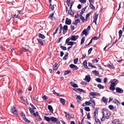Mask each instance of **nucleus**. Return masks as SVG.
Segmentation results:
<instances>
[{"label":"nucleus","instance_id":"nucleus-50","mask_svg":"<svg viewBox=\"0 0 124 124\" xmlns=\"http://www.w3.org/2000/svg\"><path fill=\"white\" fill-rule=\"evenodd\" d=\"M96 81L98 82L101 83V79L99 78H97L96 79Z\"/></svg>","mask_w":124,"mask_h":124},{"label":"nucleus","instance_id":"nucleus-32","mask_svg":"<svg viewBox=\"0 0 124 124\" xmlns=\"http://www.w3.org/2000/svg\"><path fill=\"white\" fill-rule=\"evenodd\" d=\"M95 118V120L96 124H101L100 121L98 119L96 118Z\"/></svg>","mask_w":124,"mask_h":124},{"label":"nucleus","instance_id":"nucleus-57","mask_svg":"<svg viewBox=\"0 0 124 124\" xmlns=\"http://www.w3.org/2000/svg\"><path fill=\"white\" fill-rule=\"evenodd\" d=\"M98 60L97 59H95L93 60H92V61L93 62H96V63H97L98 62Z\"/></svg>","mask_w":124,"mask_h":124},{"label":"nucleus","instance_id":"nucleus-64","mask_svg":"<svg viewBox=\"0 0 124 124\" xmlns=\"http://www.w3.org/2000/svg\"><path fill=\"white\" fill-rule=\"evenodd\" d=\"M80 0L81 3H85L86 2V0Z\"/></svg>","mask_w":124,"mask_h":124},{"label":"nucleus","instance_id":"nucleus-39","mask_svg":"<svg viewBox=\"0 0 124 124\" xmlns=\"http://www.w3.org/2000/svg\"><path fill=\"white\" fill-rule=\"evenodd\" d=\"M54 5H53L52 6V5L51 4V3H50V8L51 9V10L52 11L53 10L54 8Z\"/></svg>","mask_w":124,"mask_h":124},{"label":"nucleus","instance_id":"nucleus-11","mask_svg":"<svg viewBox=\"0 0 124 124\" xmlns=\"http://www.w3.org/2000/svg\"><path fill=\"white\" fill-rule=\"evenodd\" d=\"M98 109L99 108H96L95 110L94 111V116L95 118H96V117H97Z\"/></svg>","mask_w":124,"mask_h":124},{"label":"nucleus","instance_id":"nucleus-22","mask_svg":"<svg viewBox=\"0 0 124 124\" xmlns=\"http://www.w3.org/2000/svg\"><path fill=\"white\" fill-rule=\"evenodd\" d=\"M113 102L115 104H116L117 105H118L120 104L119 101L116 99H114L113 101Z\"/></svg>","mask_w":124,"mask_h":124},{"label":"nucleus","instance_id":"nucleus-51","mask_svg":"<svg viewBox=\"0 0 124 124\" xmlns=\"http://www.w3.org/2000/svg\"><path fill=\"white\" fill-rule=\"evenodd\" d=\"M70 39L69 38H67L66 40L65 44H67L69 42V41H70Z\"/></svg>","mask_w":124,"mask_h":124},{"label":"nucleus","instance_id":"nucleus-3","mask_svg":"<svg viewBox=\"0 0 124 124\" xmlns=\"http://www.w3.org/2000/svg\"><path fill=\"white\" fill-rule=\"evenodd\" d=\"M11 111L13 114L15 115H17V111L16 110L15 107L13 106L11 108Z\"/></svg>","mask_w":124,"mask_h":124},{"label":"nucleus","instance_id":"nucleus-54","mask_svg":"<svg viewBox=\"0 0 124 124\" xmlns=\"http://www.w3.org/2000/svg\"><path fill=\"white\" fill-rule=\"evenodd\" d=\"M93 48H90L89 49L88 51V54H90L91 53V52Z\"/></svg>","mask_w":124,"mask_h":124},{"label":"nucleus","instance_id":"nucleus-4","mask_svg":"<svg viewBox=\"0 0 124 124\" xmlns=\"http://www.w3.org/2000/svg\"><path fill=\"white\" fill-rule=\"evenodd\" d=\"M52 122L54 123L56 122V123L59 124V122L58 121L57 119L56 118H55L54 117H51V119Z\"/></svg>","mask_w":124,"mask_h":124},{"label":"nucleus","instance_id":"nucleus-31","mask_svg":"<svg viewBox=\"0 0 124 124\" xmlns=\"http://www.w3.org/2000/svg\"><path fill=\"white\" fill-rule=\"evenodd\" d=\"M85 37H83L81 39V45H82L84 43L85 40Z\"/></svg>","mask_w":124,"mask_h":124},{"label":"nucleus","instance_id":"nucleus-23","mask_svg":"<svg viewBox=\"0 0 124 124\" xmlns=\"http://www.w3.org/2000/svg\"><path fill=\"white\" fill-rule=\"evenodd\" d=\"M87 7V6H85V8H82L80 13L81 14H83L84 13V11H85Z\"/></svg>","mask_w":124,"mask_h":124},{"label":"nucleus","instance_id":"nucleus-20","mask_svg":"<svg viewBox=\"0 0 124 124\" xmlns=\"http://www.w3.org/2000/svg\"><path fill=\"white\" fill-rule=\"evenodd\" d=\"M87 33V30L86 29H85L83 30L82 32V33H83V34H85V36H86L88 35Z\"/></svg>","mask_w":124,"mask_h":124},{"label":"nucleus","instance_id":"nucleus-29","mask_svg":"<svg viewBox=\"0 0 124 124\" xmlns=\"http://www.w3.org/2000/svg\"><path fill=\"white\" fill-rule=\"evenodd\" d=\"M93 73L95 74L96 76H98L99 74V72L96 70H93L92 71Z\"/></svg>","mask_w":124,"mask_h":124},{"label":"nucleus","instance_id":"nucleus-45","mask_svg":"<svg viewBox=\"0 0 124 124\" xmlns=\"http://www.w3.org/2000/svg\"><path fill=\"white\" fill-rule=\"evenodd\" d=\"M60 47L61 48L62 50H65L67 49V48L66 47L63 46H61Z\"/></svg>","mask_w":124,"mask_h":124},{"label":"nucleus","instance_id":"nucleus-60","mask_svg":"<svg viewBox=\"0 0 124 124\" xmlns=\"http://www.w3.org/2000/svg\"><path fill=\"white\" fill-rule=\"evenodd\" d=\"M54 14L53 13L50 14L49 16L48 17L49 18H50V17H52L54 15Z\"/></svg>","mask_w":124,"mask_h":124},{"label":"nucleus","instance_id":"nucleus-15","mask_svg":"<svg viewBox=\"0 0 124 124\" xmlns=\"http://www.w3.org/2000/svg\"><path fill=\"white\" fill-rule=\"evenodd\" d=\"M70 83L71 85L73 87L76 88L78 87V85L77 84H75L74 82H71Z\"/></svg>","mask_w":124,"mask_h":124},{"label":"nucleus","instance_id":"nucleus-28","mask_svg":"<svg viewBox=\"0 0 124 124\" xmlns=\"http://www.w3.org/2000/svg\"><path fill=\"white\" fill-rule=\"evenodd\" d=\"M44 118L45 119L47 122H49L51 118H50L46 116H45Z\"/></svg>","mask_w":124,"mask_h":124},{"label":"nucleus","instance_id":"nucleus-27","mask_svg":"<svg viewBox=\"0 0 124 124\" xmlns=\"http://www.w3.org/2000/svg\"><path fill=\"white\" fill-rule=\"evenodd\" d=\"M101 34H99V36L98 37L95 36L94 37H93L92 38L93 40H97L100 38V36H101Z\"/></svg>","mask_w":124,"mask_h":124},{"label":"nucleus","instance_id":"nucleus-62","mask_svg":"<svg viewBox=\"0 0 124 124\" xmlns=\"http://www.w3.org/2000/svg\"><path fill=\"white\" fill-rule=\"evenodd\" d=\"M42 98L43 99H45L46 100L48 99V98L46 95H44L42 97Z\"/></svg>","mask_w":124,"mask_h":124},{"label":"nucleus","instance_id":"nucleus-47","mask_svg":"<svg viewBox=\"0 0 124 124\" xmlns=\"http://www.w3.org/2000/svg\"><path fill=\"white\" fill-rule=\"evenodd\" d=\"M78 58H76L74 60V62L75 64H76L78 61Z\"/></svg>","mask_w":124,"mask_h":124},{"label":"nucleus","instance_id":"nucleus-21","mask_svg":"<svg viewBox=\"0 0 124 124\" xmlns=\"http://www.w3.org/2000/svg\"><path fill=\"white\" fill-rule=\"evenodd\" d=\"M38 36L39 38H41L42 39H44L45 38V36L41 33H39V34Z\"/></svg>","mask_w":124,"mask_h":124},{"label":"nucleus","instance_id":"nucleus-48","mask_svg":"<svg viewBox=\"0 0 124 124\" xmlns=\"http://www.w3.org/2000/svg\"><path fill=\"white\" fill-rule=\"evenodd\" d=\"M109 89L110 90H112L113 91H114L115 89V88L114 87L112 86H110L109 87Z\"/></svg>","mask_w":124,"mask_h":124},{"label":"nucleus","instance_id":"nucleus-37","mask_svg":"<svg viewBox=\"0 0 124 124\" xmlns=\"http://www.w3.org/2000/svg\"><path fill=\"white\" fill-rule=\"evenodd\" d=\"M89 7L91 9H95L94 7L93 6V4H92L90 3L89 5Z\"/></svg>","mask_w":124,"mask_h":124},{"label":"nucleus","instance_id":"nucleus-63","mask_svg":"<svg viewBox=\"0 0 124 124\" xmlns=\"http://www.w3.org/2000/svg\"><path fill=\"white\" fill-rule=\"evenodd\" d=\"M68 119L69 120H70V119L71 118H73V117H71L70 116V114H68Z\"/></svg>","mask_w":124,"mask_h":124},{"label":"nucleus","instance_id":"nucleus-43","mask_svg":"<svg viewBox=\"0 0 124 124\" xmlns=\"http://www.w3.org/2000/svg\"><path fill=\"white\" fill-rule=\"evenodd\" d=\"M85 110L87 111H90L89 107H85L84 108Z\"/></svg>","mask_w":124,"mask_h":124},{"label":"nucleus","instance_id":"nucleus-36","mask_svg":"<svg viewBox=\"0 0 124 124\" xmlns=\"http://www.w3.org/2000/svg\"><path fill=\"white\" fill-rule=\"evenodd\" d=\"M74 13L73 12L72 10H69L68 12V14L69 15L73 16L74 15Z\"/></svg>","mask_w":124,"mask_h":124},{"label":"nucleus","instance_id":"nucleus-49","mask_svg":"<svg viewBox=\"0 0 124 124\" xmlns=\"http://www.w3.org/2000/svg\"><path fill=\"white\" fill-rule=\"evenodd\" d=\"M73 45V42L72 41L69 42L67 44L68 45H70L71 46H72Z\"/></svg>","mask_w":124,"mask_h":124},{"label":"nucleus","instance_id":"nucleus-13","mask_svg":"<svg viewBox=\"0 0 124 124\" xmlns=\"http://www.w3.org/2000/svg\"><path fill=\"white\" fill-rule=\"evenodd\" d=\"M84 79L86 80L88 82H89L91 78L89 75H86L85 76V78Z\"/></svg>","mask_w":124,"mask_h":124},{"label":"nucleus","instance_id":"nucleus-52","mask_svg":"<svg viewBox=\"0 0 124 124\" xmlns=\"http://www.w3.org/2000/svg\"><path fill=\"white\" fill-rule=\"evenodd\" d=\"M75 65L74 64H71L70 65V67L71 68H74L75 67Z\"/></svg>","mask_w":124,"mask_h":124},{"label":"nucleus","instance_id":"nucleus-40","mask_svg":"<svg viewBox=\"0 0 124 124\" xmlns=\"http://www.w3.org/2000/svg\"><path fill=\"white\" fill-rule=\"evenodd\" d=\"M77 89L80 92H82L84 93H85L86 92L85 91H84L83 90L80 89L79 88H78V89Z\"/></svg>","mask_w":124,"mask_h":124},{"label":"nucleus","instance_id":"nucleus-59","mask_svg":"<svg viewBox=\"0 0 124 124\" xmlns=\"http://www.w3.org/2000/svg\"><path fill=\"white\" fill-rule=\"evenodd\" d=\"M80 19L82 20V22L83 23H84V21L85 20V19L84 18V17H81V18H80Z\"/></svg>","mask_w":124,"mask_h":124},{"label":"nucleus","instance_id":"nucleus-19","mask_svg":"<svg viewBox=\"0 0 124 124\" xmlns=\"http://www.w3.org/2000/svg\"><path fill=\"white\" fill-rule=\"evenodd\" d=\"M119 33V37L118 38V39H120L122 36V30H120L118 32Z\"/></svg>","mask_w":124,"mask_h":124},{"label":"nucleus","instance_id":"nucleus-18","mask_svg":"<svg viewBox=\"0 0 124 124\" xmlns=\"http://www.w3.org/2000/svg\"><path fill=\"white\" fill-rule=\"evenodd\" d=\"M37 40L38 41V42L42 46L43 45V42L42 41V40L40 39H37Z\"/></svg>","mask_w":124,"mask_h":124},{"label":"nucleus","instance_id":"nucleus-25","mask_svg":"<svg viewBox=\"0 0 124 124\" xmlns=\"http://www.w3.org/2000/svg\"><path fill=\"white\" fill-rule=\"evenodd\" d=\"M60 101L62 103V105H64L65 103V100L62 98L60 99Z\"/></svg>","mask_w":124,"mask_h":124},{"label":"nucleus","instance_id":"nucleus-14","mask_svg":"<svg viewBox=\"0 0 124 124\" xmlns=\"http://www.w3.org/2000/svg\"><path fill=\"white\" fill-rule=\"evenodd\" d=\"M87 63L86 62V60H85L83 62V64L84 67L86 68L87 69H89V68L87 65Z\"/></svg>","mask_w":124,"mask_h":124},{"label":"nucleus","instance_id":"nucleus-30","mask_svg":"<svg viewBox=\"0 0 124 124\" xmlns=\"http://www.w3.org/2000/svg\"><path fill=\"white\" fill-rule=\"evenodd\" d=\"M102 100L103 102L106 104L107 102L106 100V98L105 97H103L102 98Z\"/></svg>","mask_w":124,"mask_h":124},{"label":"nucleus","instance_id":"nucleus-12","mask_svg":"<svg viewBox=\"0 0 124 124\" xmlns=\"http://www.w3.org/2000/svg\"><path fill=\"white\" fill-rule=\"evenodd\" d=\"M90 100L91 101L90 103H91V104H92V108H94L95 105V103L94 100L93 99H90Z\"/></svg>","mask_w":124,"mask_h":124},{"label":"nucleus","instance_id":"nucleus-58","mask_svg":"<svg viewBox=\"0 0 124 124\" xmlns=\"http://www.w3.org/2000/svg\"><path fill=\"white\" fill-rule=\"evenodd\" d=\"M21 116H23V118L24 117H25V114H24L23 112V111H22L21 112Z\"/></svg>","mask_w":124,"mask_h":124},{"label":"nucleus","instance_id":"nucleus-61","mask_svg":"<svg viewBox=\"0 0 124 124\" xmlns=\"http://www.w3.org/2000/svg\"><path fill=\"white\" fill-rule=\"evenodd\" d=\"M91 14V12H89L88 13L86 14V17L88 18L90 16V15Z\"/></svg>","mask_w":124,"mask_h":124},{"label":"nucleus","instance_id":"nucleus-42","mask_svg":"<svg viewBox=\"0 0 124 124\" xmlns=\"http://www.w3.org/2000/svg\"><path fill=\"white\" fill-rule=\"evenodd\" d=\"M23 118L24 119L25 121L26 122L28 123H30V121L28 120L25 117H24Z\"/></svg>","mask_w":124,"mask_h":124},{"label":"nucleus","instance_id":"nucleus-6","mask_svg":"<svg viewBox=\"0 0 124 124\" xmlns=\"http://www.w3.org/2000/svg\"><path fill=\"white\" fill-rule=\"evenodd\" d=\"M98 14H96L94 15V16L93 17L94 20H93V22L95 23V24H97L96 21L98 17Z\"/></svg>","mask_w":124,"mask_h":124},{"label":"nucleus","instance_id":"nucleus-7","mask_svg":"<svg viewBox=\"0 0 124 124\" xmlns=\"http://www.w3.org/2000/svg\"><path fill=\"white\" fill-rule=\"evenodd\" d=\"M116 92L119 93H122L123 92V90L119 87H117L116 88Z\"/></svg>","mask_w":124,"mask_h":124},{"label":"nucleus","instance_id":"nucleus-17","mask_svg":"<svg viewBox=\"0 0 124 124\" xmlns=\"http://www.w3.org/2000/svg\"><path fill=\"white\" fill-rule=\"evenodd\" d=\"M78 23H80V21L79 19H78L75 20L74 22H73V24L76 25Z\"/></svg>","mask_w":124,"mask_h":124},{"label":"nucleus","instance_id":"nucleus-34","mask_svg":"<svg viewBox=\"0 0 124 124\" xmlns=\"http://www.w3.org/2000/svg\"><path fill=\"white\" fill-rule=\"evenodd\" d=\"M108 65L109 67L111 68L112 69H115V67L113 64H108Z\"/></svg>","mask_w":124,"mask_h":124},{"label":"nucleus","instance_id":"nucleus-55","mask_svg":"<svg viewBox=\"0 0 124 124\" xmlns=\"http://www.w3.org/2000/svg\"><path fill=\"white\" fill-rule=\"evenodd\" d=\"M33 115L34 116H39V115H38V113L37 112H36V113H35L34 112H33Z\"/></svg>","mask_w":124,"mask_h":124},{"label":"nucleus","instance_id":"nucleus-41","mask_svg":"<svg viewBox=\"0 0 124 124\" xmlns=\"http://www.w3.org/2000/svg\"><path fill=\"white\" fill-rule=\"evenodd\" d=\"M90 100L88 101H86L85 102V104L87 105H89L91 104V103H90Z\"/></svg>","mask_w":124,"mask_h":124},{"label":"nucleus","instance_id":"nucleus-33","mask_svg":"<svg viewBox=\"0 0 124 124\" xmlns=\"http://www.w3.org/2000/svg\"><path fill=\"white\" fill-rule=\"evenodd\" d=\"M36 119L38 121H40L42 119L39 115L36 117Z\"/></svg>","mask_w":124,"mask_h":124},{"label":"nucleus","instance_id":"nucleus-46","mask_svg":"<svg viewBox=\"0 0 124 124\" xmlns=\"http://www.w3.org/2000/svg\"><path fill=\"white\" fill-rule=\"evenodd\" d=\"M108 108L110 110H112L113 109L114 106L112 105H110L108 106Z\"/></svg>","mask_w":124,"mask_h":124},{"label":"nucleus","instance_id":"nucleus-9","mask_svg":"<svg viewBox=\"0 0 124 124\" xmlns=\"http://www.w3.org/2000/svg\"><path fill=\"white\" fill-rule=\"evenodd\" d=\"M68 30V26L67 25H64L63 27V34H65L67 30Z\"/></svg>","mask_w":124,"mask_h":124},{"label":"nucleus","instance_id":"nucleus-1","mask_svg":"<svg viewBox=\"0 0 124 124\" xmlns=\"http://www.w3.org/2000/svg\"><path fill=\"white\" fill-rule=\"evenodd\" d=\"M102 117L101 119V121H104L105 120L104 117L107 119H108L110 115L108 114V110H107L104 109L102 111Z\"/></svg>","mask_w":124,"mask_h":124},{"label":"nucleus","instance_id":"nucleus-5","mask_svg":"<svg viewBox=\"0 0 124 124\" xmlns=\"http://www.w3.org/2000/svg\"><path fill=\"white\" fill-rule=\"evenodd\" d=\"M121 123V121L119 119H115L112 122L113 124H119Z\"/></svg>","mask_w":124,"mask_h":124},{"label":"nucleus","instance_id":"nucleus-2","mask_svg":"<svg viewBox=\"0 0 124 124\" xmlns=\"http://www.w3.org/2000/svg\"><path fill=\"white\" fill-rule=\"evenodd\" d=\"M101 94L98 93H96L94 92H91L90 93L89 95V96L90 98V99H93V98H95V96L97 95L98 96H100Z\"/></svg>","mask_w":124,"mask_h":124},{"label":"nucleus","instance_id":"nucleus-26","mask_svg":"<svg viewBox=\"0 0 124 124\" xmlns=\"http://www.w3.org/2000/svg\"><path fill=\"white\" fill-rule=\"evenodd\" d=\"M76 96H77L76 99H77L78 102H79L81 100V97L80 96H78V95H76Z\"/></svg>","mask_w":124,"mask_h":124},{"label":"nucleus","instance_id":"nucleus-16","mask_svg":"<svg viewBox=\"0 0 124 124\" xmlns=\"http://www.w3.org/2000/svg\"><path fill=\"white\" fill-rule=\"evenodd\" d=\"M48 109L52 113H53V109L51 105H49L48 106Z\"/></svg>","mask_w":124,"mask_h":124},{"label":"nucleus","instance_id":"nucleus-10","mask_svg":"<svg viewBox=\"0 0 124 124\" xmlns=\"http://www.w3.org/2000/svg\"><path fill=\"white\" fill-rule=\"evenodd\" d=\"M71 20L69 19L67 17L66 18L65 22V24L67 25H70L71 23Z\"/></svg>","mask_w":124,"mask_h":124},{"label":"nucleus","instance_id":"nucleus-8","mask_svg":"<svg viewBox=\"0 0 124 124\" xmlns=\"http://www.w3.org/2000/svg\"><path fill=\"white\" fill-rule=\"evenodd\" d=\"M78 36H75L73 35L72 36L70 37V39L72 40L75 41L77 39L78 37Z\"/></svg>","mask_w":124,"mask_h":124},{"label":"nucleus","instance_id":"nucleus-44","mask_svg":"<svg viewBox=\"0 0 124 124\" xmlns=\"http://www.w3.org/2000/svg\"><path fill=\"white\" fill-rule=\"evenodd\" d=\"M71 71L70 70H67L65 71L64 73L65 75H67L68 74H69L71 72Z\"/></svg>","mask_w":124,"mask_h":124},{"label":"nucleus","instance_id":"nucleus-35","mask_svg":"<svg viewBox=\"0 0 124 124\" xmlns=\"http://www.w3.org/2000/svg\"><path fill=\"white\" fill-rule=\"evenodd\" d=\"M29 110L31 114H32L34 112V111L32 109V108L30 107H29Z\"/></svg>","mask_w":124,"mask_h":124},{"label":"nucleus","instance_id":"nucleus-53","mask_svg":"<svg viewBox=\"0 0 124 124\" xmlns=\"http://www.w3.org/2000/svg\"><path fill=\"white\" fill-rule=\"evenodd\" d=\"M116 84L115 82H112L110 85V86H112L114 87Z\"/></svg>","mask_w":124,"mask_h":124},{"label":"nucleus","instance_id":"nucleus-56","mask_svg":"<svg viewBox=\"0 0 124 124\" xmlns=\"http://www.w3.org/2000/svg\"><path fill=\"white\" fill-rule=\"evenodd\" d=\"M30 105L32 107L33 109H36V108L32 104L30 103Z\"/></svg>","mask_w":124,"mask_h":124},{"label":"nucleus","instance_id":"nucleus-24","mask_svg":"<svg viewBox=\"0 0 124 124\" xmlns=\"http://www.w3.org/2000/svg\"><path fill=\"white\" fill-rule=\"evenodd\" d=\"M58 64L57 63H55L54 65V70H56L58 69V67H57Z\"/></svg>","mask_w":124,"mask_h":124},{"label":"nucleus","instance_id":"nucleus-38","mask_svg":"<svg viewBox=\"0 0 124 124\" xmlns=\"http://www.w3.org/2000/svg\"><path fill=\"white\" fill-rule=\"evenodd\" d=\"M98 87L100 89H103L104 88V86L101 85L100 84H99L98 85Z\"/></svg>","mask_w":124,"mask_h":124}]
</instances>
